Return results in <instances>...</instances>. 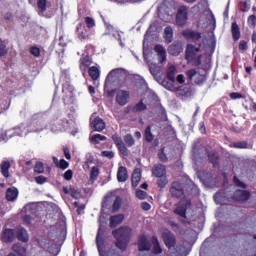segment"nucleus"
Returning a JSON list of instances; mask_svg holds the SVG:
<instances>
[{
	"mask_svg": "<svg viewBox=\"0 0 256 256\" xmlns=\"http://www.w3.org/2000/svg\"><path fill=\"white\" fill-rule=\"evenodd\" d=\"M249 27H256V16L255 15H251L248 17V21H247Z\"/></svg>",
	"mask_w": 256,
	"mask_h": 256,
	"instance_id": "de8ad7c7",
	"label": "nucleus"
},
{
	"mask_svg": "<svg viewBox=\"0 0 256 256\" xmlns=\"http://www.w3.org/2000/svg\"><path fill=\"white\" fill-rule=\"evenodd\" d=\"M121 71V69H114L111 72H109V74L106 77L105 87H107V85H110V83H113L115 79H118L119 75H121Z\"/></svg>",
	"mask_w": 256,
	"mask_h": 256,
	"instance_id": "dca6fc26",
	"label": "nucleus"
},
{
	"mask_svg": "<svg viewBox=\"0 0 256 256\" xmlns=\"http://www.w3.org/2000/svg\"><path fill=\"white\" fill-rule=\"evenodd\" d=\"M145 139L148 143H151L154 139L153 134L151 133V126H148L145 130Z\"/></svg>",
	"mask_w": 256,
	"mask_h": 256,
	"instance_id": "a19ab883",
	"label": "nucleus"
},
{
	"mask_svg": "<svg viewBox=\"0 0 256 256\" xmlns=\"http://www.w3.org/2000/svg\"><path fill=\"white\" fill-rule=\"evenodd\" d=\"M233 147H236V149H247V143L245 142H236L233 144Z\"/></svg>",
	"mask_w": 256,
	"mask_h": 256,
	"instance_id": "13d9d810",
	"label": "nucleus"
},
{
	"mask_svg": "<svg viewBox=\"0 0 256 256\" xmlns=\"http://www.w3.org/2000/svg\"><path fill=\"white\" fill-rule=\"evenodd\" d=\"M30 53L31 55H34V57H39L41 55V50L38 47H32Z\"/></svg>",
	"mask_w": 256,
	"mask_h": 256,
	"instance_id": "6e6d98bb",
	"label": "nucleus"
},
{
	"mask_svg": "<svg viewBox=\"0 0 256 256\" xmlns=\"http://www.w3.org/2000/svg\"><path fill=\"white\" fill-rule=\"evenodd\" d=\"M186 75L188 77V79H190V81H193L197 84V85H201V83H203L206 79V72L205 70L202 71H196V70H188L186 72Z\"/></svg>",
	"mask_w": 256,
	"mask_h": 256,
	"instance_id": "39448f33",
	"label": "nucleus"
},
{
	"mask_svg": "<svg viewBox=\"0 0 256 256\" xmlns=\"http://www.w3.org/2000/svg\"><path fill=\"white\" fill-rule=\"evenodd\" d=\"M154 51L157 54L159 63L163 64L165 61H167V51H165V48L161 45H156L154 47Z\"/></svg>",
	"mask_w": 256,
	"mask_h": 256,
	"instance_id": "f8f14e48",
	"label": "nucleus"
},
{
	"mask_svg": "<svg viewBox=\"0 0 256 256\" xmlns=\"http://www.w3.org/2000/svg\"><path fill=\"white\" fill-rule=\"evenodd\" d=\"M112 233L116 239V247L121 249V251H125V249H127V243H129L131 228L121 227L117 230H114Z\"/></svg>",
	"mask_w": 256,
	"mask_h": 256,
	"instance_id": "f03ea898",
	"label": "nucleus"
},
{
	"mask_svg": "<svg viewBox=\"0 0 256 256\" xmlns=\"http://www.w3.org/2000/svg\"><path fill=\"white\" fill-rule=\"evenodd\" d=\"M250 9H251V4L248 3V2H244V3H243V6H242V8H241V11H242L243 13H247V11H249Z\"/></svg>",
	"mask_w": 256,
	"mask_h": 256,
	"instance_id": "e2e57ef3",
	"label": "nucleus"
},
{
	"mask_svg": "<svg viewBox=\"0 0 256 256\" xmlns=\"http://www.w3.org/2000/svg\"><path fill=\"white\" fill-rule=\"evenodd\" d=\"M91 65V58L89 56H85L82 59V64L80 65V68L83 69V67H89Z\"/></svg>",
	"mask_w": 256,
	"mask_h": 256,
	"instance_id": "a18cd8bd",
	"label": "nucleus"
},
{
	"mask_svg": "<svg viewBox=\"0 0 256 256\" xmlns=\"http://www.w3.org/2000/svg\"><path fill=\"white\" fill-rule=\"evenodd\" d=\"M101 155H102V157H106L107 159H113V157H115V152H113V151H102Z\"/></svg>",
	"mask_w": 256,
	"mask_h": 256,
	"instance_id": "8fccbe9b",
	"label": "nucleus"
},
{
	"mask_svg": "<svg viewBox=\"0 0 256 256\" xmlns=\"http://www.w3.org/2000/svg\"><path fill=\"white\" fill-rule=\"evenodd\" d=\"M123 219H125V217L122 214L110 217V227L115 228L117 225H121V223H123Z\"/></svg>",
	"mask_w": 256,
	"mask_h": 256,
	"instance_id": "4be33fe9",
	"label": "nucleus"
},
{
	"mask_svg": "<svg viewBox=\"0 0 256 256\" xmlns=\"http://www.w3.org/2000/svg\"><path fill=\"white\" fill-rule=\"evenodd\" d=\"M164 38L167 43H171L173 41V28H171V27L165 28Z\"/></svg>",
	"mask_w": 256,
	"mask_h": 256,
	"instance_id": "c756f323",
	"label": "nucleus"
},
{
	"mask_svg": "<svg viewBox=\"0 0 256 256\" xmlns=\"http://www.w3.org/2000/svg\"><path fill=\"white\" fill-rule=\"evenodd\" d=\"M239 49L240 51H247V42L245 40L240 41Z\"/></svg>",
	"mask_w": 256,
	"mask_h": 256,
	"instance_id": "338daca9",
	"label": "nucleus"
},
{
	"mask_svg": "<svg viewBox=\"0 0 256 256\" xmlns=\"http://www.w3.org/2000/svg\"><path fill=\"white\" fill-rule=\"evenodd\" d=\"M58 167L60 169H67V167H69V162H67L65 159H61L58 164Z\"/></svg>",
	"mask_w": 256,
	"mask_h": 256,
	"instance_id": "bf43d9fd",
	"label": "nucleus"
},
{
	"mask_svg": "<svg viewBox=\"0 0 256 256\" xmlns=\"http://www.w3.org/2000/svg\"><path fill=\"white\" fill-rule=\"evenodd\" d=\"M99 177V167L94 166L92 167L90 171V181L91 183H95L97 181V178Z\"/></svg>",
	"mask_w": 256,
	"mask_h": 256,
	"instance_id": "7c9ffc66",
	"label": "nucleus"
},
{
	"mask_svg": "<svg viewBox=\"0 0 256 256\" xmlns=\"http://www.w3.org/2000/svg\"><path fill=\"white\" fill-rule=\"evenodd\" d=\"M230 97L232 99H243V95L239 92H233L230 94Z\"/></svg>",
	"mask_w": 256,
	"mask_h": 256,
	"instance_id": "69168bd1",
	"label": "nucleus"
},
{
	"mask_svg": "<svg viewBox=\"0 0 256 256\" xmlns=\"http://www.w3.org/2000/svg\"><path fill=\"white\" fill-rule=\"evenodd\" d=\"M136 197L138 199H147V192H145L143 190H137L136 191Z\"/></svg>",
	"mask_w": 256,
	"mask_h": 256,
	"instance_id": "603ef678",
	"label": "nucleus"
},
{
	"mask_svg": "<svg viewBox=\"0 0 256 256\" xmlns=\"http://www.w3.org/2000/svg\"><path fill=\"white\" fill-rule=\"evenodd\" d=\"M158 178H159L158 179V186L161 187V188L165 187V185H167V183H168L167 177L162 176V177H158Z\"/></svg>",
	"mask_w": 256,
	"mask_h": 256,
	"instance_id": "09e8293b",
	"label": "nucleus"
},
{
	"mask_svg": "<svg viewBox=\"0 0 256 256\" xmlns=\"http://www.w3.org/2000/svg\"><path fill=\"white\" fill-rule=\"evenodd\" d=\"M182 51H183V47H181V44H173L168 48V53L174 56L179 55V53H181Z\"/></svg>",
	"mask_w": 256,
	"mask_h": 256,
	"instance_id": "a878e982",
	"label": "nucleus"
},
{
	"mask_svg": "<svg viewBox=\"0 0 256 256\" xmlns=\"http://www.w3.org/2000/svg\"><path fill=\"white\" fill-rule=\"evenodd\" d=\"M35 181L38 185H43V184L47 183V177L38 176V177L35 178Z\"/></svg>",
	"mask_w": 256,
	"mask_h": 256,
	"instance_id": "864d4df0",
	"label": "nucleus"
},
{
	"mask_svg": "<svg viewBox=\"0 0 256 256\" xmlns=\"http://www.w3.org/2000/svg\"><path fill=\"white\" fill-rule=\"evenodd\" d=\"M35 173H43L45 171V168L43 167V163L37 162L34 166Z\"/></svg>",
	"mask_w": 256,
	"mask_h": 256,
	"instance_id": "c03bdc74",
	"label": "nucleus"
},
{
	"mask_svg": "<svg viewBox=\"0 0 256 256\" xmlns=\"http://www.w3.org/2000/svg\"><path fill=\"white\" fill-rule=\"evenodd\" d=\"M151 249V242L146 236H140L138 239V250L139 251H149Z\"/></svg>",
	"mask_w": 256,
	"mask_h": 256,
	"instance_id": "4468645a",
	"label": "nucleus"
},
{
	"mask_svg": "<svg viewBox=\"0 0 256 256\" xmlns=\"http://www.w3.org/2000/svg\"><path fill=\"white\" fill-rule=\"evenodd\" d=\"M141 181V169L137 168L132 173V185L137 187Z\"/></svg>",
	"mask_w": 256,
	"mask_h": 256,
	"instance_id": "5701e85b",
	"label": "nucleus"
},
{
	"mask_svg": "<svg viewBox=\"0 0 256 256\" xmlns=\"http://www.w3.org/2000/svg\"><path fill=\"white\" fill-rule=\"evenodd\" d=\"M158 157L162 163H165L167 161V155H165V149H161L158 153Z\"/></svg>",
	"mask_w": 256,
	"mask_h": 256,
	"instance_id": "5fc2aeb1",
	"label": "nucleus"
},
{
	"mask_svg": "<svg viewBox=\"0 0 256 256\" xmlns=\"http://www.w3.org/2000/svg\"><path fill=\"white\" fill-rule=\"evenodd\" d=\"M131 95L129 91L127 90H118L116 92V103L120 105L121 107H124V105H127L129 103Z\"/></svg>",
	"mask_w": 256,
	"mask_h": 256,
	"instance_id": "423d86ee",
	"label": "nucleus"
},
{
	"mask_svg": "<svg viewBox=\"0 0 256 256\" xmlns=\"http://www.w3.org/2000/svg\"><path fill=\"white\" fill-rule=\"evenodd\" d=\"M149 69H150V73H151V75H153V77H157V75H159V67H157V65L149 64Z\"/></svg>",
	"mask_w": 256,
	"mask_h": 256,
	"instance_id": "79ce46f5",
	"label": "nucleus"
},
{
	"mask_svg": "<svg viewBox=\"0 0 256 256\" xmlns=\"http://www.w3.org/2000/svg\"><path fill=\"white\" fill-rule=\"evenodd\" d=\"M62 91L66 97H73V86L69 85V81L62 83Z\"/></svg>",
	"mask_w": 256,
	"mask_h": 256,
	"instance_id": "c85d7f7f",
	"label": "nucleus"
},
{
	"mask_svg": "<svg viewBox=\"0 0 256 256\" xmlns=\"http://www.w3.org/2000/svg\"><path fill=\"white\" fill-rule=\"evenodd\" d=\"M19 197V190L15 187L8 188L6 191L7 201H15Z\"/></svg>",
	"mask_w": 256,
	"mask_h": 256,
	"instance_id": "aec40b11",
	"label": "nucleus"
},
{
	"mask_svg": "<svg viewBox=\"0 0 256 256\" xmlns=\"http://www.w3.org/2000/svg\"><path fill=\"white\" fill-rule=\"evenodd\" d=\"M17 238L19 241H23V243H27V241H29V234L27 233V230H25L22 227H18Z\"/></svg>",
	"mask_w": 256,
	"mask_h": 256,
	"instance_id": "412c9836",
	"label": "nucleus"
},
{
	"mask_svg": "<svg viewBox=\"0 0 256 256\" xmlns=\"http://www.w3.org/2000/svg\"><path fill=\"white\" fill-rule=\"evenodd\" d=\"M162 237L164 239V243L168 249H171V247H175V235L171 233V231L166 230L163 232Z\"/></svg>",
	"mask_w": 256,
	"mask_h": 256,
	"instance_id": "1a4fd4ad",
	"label": "nucleus"
},
{
	"mask_svg": "<svg viewBox=\"0 0 256 256\" xmlns=\"http://www.w3.org/2000/svg\"><path fill=\"white\" fill-rule=\"evenodd\" d=\"M39 131H43V128H34L33 125L29 126L27 124H22L17 128L7 130L5 132V137L6 139H11L13 135H18L19 137H25V135H27V133L29 132L37 133Z\"/></svg>",
	"mask_w": 256,
	"mask_h": 256,
	"instance_id": "7ed1b4c3",
	"label": "nucleus"
},
{
	"mask_svg": "<svg viewBox=\"0 0 256 256\" xmlns=\"http://www.w3.org/2000/svg\"><path fill=\"white\" fill-rule=\"evenodd\" d=\"M124 143L127 147H133L135 145V138L131 134H126L124 136Z\"/></svg>",
	"mask_w": 256,
	"mask_h": 256,
	"instance_id": "f704fd0d",
	"label": "nucleus"
},
{
	"mask_svg": "<svg viewBox=\"0 0 256 256\" xmlns=\"http://www.w3.org/2000/svg\"><path fill=\"white\" fill-rule=\"evenodd\" d=\"M183 35L185 37H189L192 41H195L196 45L188 44L186 49V59L187 61H195L197 60L198 63L199 59L201 58V53L205 51V46L201 44L203 38H201V34L199 32L187 31L184 32Z\"/></svg>",
	"mask_w": 256,
	"mask_h": 256,
	"instance_id": "f257e3e1",
	"label": "nucleus"
},
{
	"mask_svg": "<svg viewBox=\"0 0 256 256\" xmlns=\"http://www.w3.org/2000/svg\"><path fill=\"white\" fill-rule=\"evenodd\" d=\"M175 81H177V83H180V85H183V83H185V76L183 74H180L175 77Z\"/></svg>",
	"mask_w": 256,
	"mask_h": 256,
	"instance_id": "0e129e2a",
	"label": "nucleus"
},
{
	"mask_svg": "<svg viewBox=\"0 0 256 256\" xmlns=\"http://www.w3.org/2000/svg\"><path fill=\"white\" fill-rule=\"evenodd\" d=\"M6 54H7V48L5 47V42L0 41V57Z\"/></svg>",
	"mask_w": 256,
	"mask_h": 256,
	"instance_id": "4d7b16f0",
	"label": "nucleus"
},
{
	"mask_svg": "<svg viewBox=\"0 0 256 256\" xmlns=\"http://www.w3.org/2000/svg\"><path fill=\"white\" fill-rule=\"evenodd\" d=\"M85 23H86L88 29H91L95 25V20L91 17H86L85 18Z\"/></svg>",
	"mask_w": 256,
	"mask_h": 256,
	"instance_id": "3c124183",
	"label": "nucleus"
},
{
	"mask_svg": "<svg viewBox=\"0 0 256 256\" xmlns=\"http://www.w3.org/2000/svg\"><path fill=\"white\" fill-rule=\"evenodd\" d=\"M177 75V67L169 65L167 69V79L175 83V76Z\"/></svg>",
	"mask_w": 256,
	"mask_h": 256,
	"instance_id": "b1692460",
	"label": "nucleus"
},
{
	"mask_svg": "<svg viewBox=\"0 0 256 256\" xmlns=\"http://www.w3.org/2000/svg\"><path fill=\"white\" fill-rule=\"evenodd\" d=\"M183 251H185L184 247H178L176 248V254L172 256H187V254L183 253Z\"/></svg>",
	"mask_w": 256,
	"mask_h": 256,
	"instance_id": "052dcab7",
	"label": "nucleus"
},
{
	"mask_svg": "<svg viewBox=\"0 0 256 256\" xmlns=\"http://www.w3.org/2000/svg\"><path fill=\"white\" fill-rule=\"evenodd\" d=\"M15 239V230L6 228L2 234V241L4 243H11Z\"/></svg>",
	"mask_w": 256,
	"mask_h": 256,
	"instance_id": "2eb2a0df",
	"label": "nucleus"
},
{
	"mask_svg": "<svg viewBox=\"0 0 256 256\" xmlns=\"http://www.w3.org/2000/svg\"><path fill=\"white\" fill-rule=\"evenodd\" d=\"M64 179H66V181H71V179H73V171L72 170H67L64 173Z\"/></svg>",
	"mask_w": 256,
	"mask_h": 256,
	"instance_id": "680f3d73",
	"label": "nucleus"
},
{
	"mask_svg": "<svg viewBox=\"0 0 256 256\" xmlns=\"http://www.w3.org/2000/svg\"><path fill=\"white\" fill-rule=\"evenodd\" d=\"M133 109L136 113L139 111H145V109H147V105H145V103H143V100H141L138 104L134 106Z\"/></svg>",
	"mask_w": 256,
	"mask_h": 256,
	"instance_id": "ea45409f",
	"label": "nucleus"
},
{
	"mask_svg": "<svg viewBox=\"0 0 256 256\" xmlns=\"http://www.w3.org/2000/svg\"><path fill=\"white\" fill-rule=\"evenodd\" d=\"M90 125L96 131H103L105 129V122L100 117L92 116L90 118Z\"/></svg>",
	"mask_w": 256,
	"mask_h": 256,
	"instance_id": "6e6552de",
	"label": "nucleus"
},
{
	"mask_svg": "<svg viewBox=\"0 0 256 256\" xmlns=\"http://www.w3.org/2000/svg\"><path fill=\"white\" fill-rule=\"evenodd\" d=\"M105 25L109 33H112L113 36L116 37V39H118V41H121V34L119 33V31H116L115 28H113V26L108 25L107 23H105Z\"/></svg>",
	"mask_w": 256,
	"mask_h": 256,
	"instance_id": "c9c22d12",
	"label": "nucleus"
},
{
	"mask_svg": "<svg viewBox=\"0 0 256 256\" xmlns=\"http://www.w3.org/2000/svg\"><path fill=\"white\" fill-rule=\"evenodd\" d=\"M187 13H188L187 7L181 6L179 8L178 13L176 15V23L180 27L185 25V23H187Z\"/></svg>",
	"mask_w": 256,
	"mask_h": 256,
	"instance_id": "0eeeda50",
	"label": "nucleus"
},
{
	"mask_svg": "<svg viewBox=\"0 0 256 256\" xmlns=\"http://www.w3.org/2000/svg\"><path fill=\"white\" fill-rule=\"evenodd\" d=\"M122 203H123V200L121 199V197L117 196L113 203L112 211L115 213L117 212L118 209H121Z\"/></svg>",
	"mask_w": 256,
	"mask_h": 256,
	"instance_id": "e433bc0d",
	"label": "nucleus"
},
{
	"mask_svg": "<svg viewBox=\"0 0 256 256\" xmlns=\"http://www.w3.org/2000/svg\"><path fill=\"white\" fill-rule=\"evenodd\" d=\"M107 137L101 135V134H95L92 136L91 140L94 141V143H101V141H105Z\"/></svg>",
	"mask_w": 256,
	"mask_h": 256,
	"instance_id": "37998d69",
	"label": "nucleus"
},
{
	"mask_svg": "<svg viewBox=\"0 0 256 256\" xmlns=\"http://www.w3.org/2000/svg\"><path fill=\"white\" fill-rule=\"evenodd\" d=\"M191 206V203H185V202H180L178 205H177V207H176V209L174 210V213L176 214V215H179V217H182L183 219H185V215H186V213H187V209H188V207H190Z\"/></svg>",
	"mask_w": 256,
	"mask_h": 256,
	"instance_id": "9b49d317",
	"label": "nucleus"
},
{
	"mask_svg": "<svg viewBox=\"0 0 256 256\" xmlns=\"http://www.w3.org/2000/svg\"><path fill=\"white\" fill-rule=\"evenodd\" d=\"M70 195L74 199H81V191L75 187H70Z\"/></svg>",
	"mask_w": 256,
	"mask_h": 256,
	"instance_id": "58836bf2",
	"label": "nucleus"
},
{
	"mask_svg": "<svg viewBox=\"0 0 256 256\" xmlns=\"http://www.w3.org/2000/svg\"><path fill=\"white\" fill-rule=\"evenodd\" d=\"M231 31L234 41H239L241 38V31L239 30L237 22L232 23Z\"/></svg>",
	"mask_w": 256,
	"mask_h": 256,
	"instance_id": "393cba45",
	"label": "nucleus"
},
{
	"mask_svg": "<svg viewBox=\"0 0 256 256\" xmlns=\"http://www.w3.org/2000/svg\"><path fill=\"white\" fill-rule=\"evenodd\" d=\"M141 209H143V211H149L151 209V204H149L147 202H142Z\"/></svg>",
	"mask_w": 256,
	"mask_h": 256,
	"instance_id": "774afa93",
	"label": "nucleus"
},
{
	"mask_svg": "<svg viewBox=\"0 0 256 256\" xmlns=\"http://www.w3.org/2000/svg\"><path fill=\"white\" fill-rule=\"evenodd\" d=\"M112 139L115 145L117 146V148L119 149L120 153H122V155L124 156H127L128 155L127 146H125V143H123V140L119 137V135L114 134L112 136Z\"/></svg>",
	"mask_w": 256,
	"mask_h": 256,
	"instance_id": "9d476101",
	"label": "nucleus"
},
{
	"mask_svg": "<svg viewBox=\"0 0 256 256\" xmlns=\"http://www.w3.org/2000/svg\"><path fill=\"white\" fill-rule=\"evenodd\" d=\"M89 75L93 79V81H97L99 79V68L95 66L90 67Z\"/></svg>",
	"mask_w": 256,
	"mask_h": 256,
	"instance_id": "473e14b6",
	"label": "nucleus"
},
{
	"mask_svg": "<svg viewBox=\"0 0 256 256\" xmlns=\"http://www.w3.org/2000/svg\"><path fill=\"white\" fill-rule=\"evenodd\" d=\"M37 5L40 13H45L47 10V0H38Z\"/></svg>",
	"mask_w": 256,
	"mask_h": 256,
	"instance_id": "4c0bfd02",
	"label": "nucleus"
},
{
	"mask_svg": "<svg viewBox=\"0 0 256 256\" xmlns=\"http://www.w3.org/2000/svg\"><path fill=\"white\" fill-rule=\"evenodd\" d=\"M199 25L204 27H209L210 29H215L217 22L215 20V15L211 10H206L204 16L200 19Z\"/></svg>",
	"mask_w": 256,
	"mask_h": 256,
	"instance_id": "20e7f679",
	"label": "nucleus"
},
{
	"mask_svg": "<svg viewBox=\"0 0 256 256\" xmlns=\"http://www.w3.org/2000/svg\"><path fill=\"white\" fill-rule=\"evenodd\" d=\"M170 193L173 197H183V186L179 182L172 183Z\"/></svg>",
	"mask_w": 256,
	"mask_h": 256,
	"instance_id": "ddd939ff",
	"label": "nucleus"
},
{
	"mask_svg": "<svg viewBox=\"0 0 256 256\" xmlns=\"http://www.w3.org/2000/svg\"><path fill=\"white\" fill-rule=\"evenodd\" d=\"M208 157H209V161H211V163H213V165H215L219 159V156L215 152L208 154Z\"/></svg>",
	"mask_w": 256,
	"mask_h": 256,
	"instance_id": "49530a36",
	"label": "nucleus"
},
{
	"mask_svg": "<svg viewBox=\"0 0 256 256\" xmlns=\"http://www.w3.org/2000/svg\"><path fill=\"white\" fill-rule=\"evenodd\" d=\"M251 194L245 190H238L234 193V199L236 201H248Z\"/></svg>",
	"mask_w": 256,
	"mask_h": 256,
	"instance_id": "a211bd4d",
	"label": "nucleus"
},
{
	"mask_svg": "<svg viewBox=\"0 0 256 256\" xmlns=\"http://www.w3.org/2000/svg\"><path fill=\"white\" fill-rule=\"evenodd\" d=\"M12 250L15 252V253H18L20 256H25L26 253H27V250H25V248H23L21 246V244H14L12 246Z\"/></svg>",
	"mask_w": 256,
	"mask_h": 256,
	"instance_id": "2f4dec72",
	"label": "nucleus"
},
{
	"mask_svg": "<svg viewBox=\"0 0 256 256\" xmlns=\"http://www.w3.org/2000/svg\"><path fill=\"white\" fill-rule=\"evenodd\" d=\"M167 173L165 166L162 164H157L152 169V174L154 177H165V174Z\"/></svg>",
	"mask_w": 256,
	"mask_h": 256,
	"instance_id": "6ab92c4d",
	"label": "nucleus"
},
{
	"mask_svg": "<svg viewBox=\"0 0 256 256\" xmlns=\"http://www.w3.org/2000/svg\"><path fill=\"white\" fill-rule=\"evenodd\" d=\"M0 169L3 177H9V169H11V163L9 161H3L0 165Z\"/></svg>",
	"mask_w": 256,
	"mask_h": 256,
	"instance_id": "bb28decb",
	"label": "nucleus"
},
{
	"mask_svg": "<svg viewBox=\"0 0 256 256\" xmlns=\"http://www.w3.org/2000/svg\"><path fill=\"white\" fill-rule=\"evenodd\" d=\"M117 179H118L119 183H125V181H127V179H129V174L127 173V168H125L123 166H120L118 168Z\"/></svg>",
	"mask_w": 256,
	"mask_h": 256,
	"instance_id": "f3484780",
	"label": "nucleus"
},
{
	"mask_svg": "<svg viewBox=\"0 0 256 256\" xmlns=\"http://www.w3.org/2000/svg\"><path fill=\"white\" fill-rule=\"evenodd\" d=\"M77 35L78 38L81 40L87 39V37H89V35L87 34V29H85V26L83 24H79L77 26Z\"/></svg>",
	"mask_w": 256,
	"mask_h": 256,
	"instance_id": "cd10ccee",
	"label": "nucleus"
},
{
	"mask_svg": "<svg viewBox=\"0 0 256 256\" xmlns=\"http://www.w3.org/2000/svg\"><path fill=\"white\" fill-rule=\"evenodd\" d=\"M153 243V253H155V255H159V253H163V250L161 249V246L159 245V241L157 240V238H153L152 240Z\"/></svg>",
	"mask_w": 256,
	"mask_h": 256,
	"instance_id": "72a5a7b5",
	"label": "nucleus"
}]
</instances>
